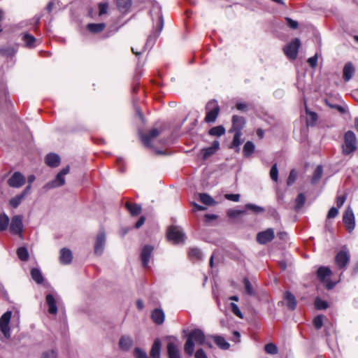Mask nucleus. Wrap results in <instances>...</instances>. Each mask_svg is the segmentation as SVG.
Returning <instances> with one entry per match:
<instances>
[{
    "instance_id": "nucleus-1",
    "label": "nucleus",
    "mask_w": 358,
    "mask_h": 358,
    "mask_svg": "<svg viewBox=\"0 0 358 358\" xmlns=\"http://www.w3.org/2000/svg\"><path fill=\"white\" fill-rule=\"evenodd\" d=\"M206 336L200 329L192 330L184 345V350L187 355L192 356L194 353L195 345H203L206 342Z\"/></svg>"
},
{
    "instance_id": "nucleus-2",
    "label": "nucleus",
    "mask_w": 358,
    "mask_h": 358,
    "mask_svg": "<svg viewBox=\"0 0 358 358\" xmlns=\"http://www.w3.org/2000/svg\"><path fill=\"white\" fill-rule=\"evenodd\" d=\"M344 143L342 145V153L347 156L353 154L357 149V142L355 134L348 131L344 134Z\"/></svg>"
},
{
    "instance_id": "nucleus-3",
    "label": "nucleus",
    "mask_w": 358,
    "mask_h": 358,
    "mask_svg": "<svg viewBox=\"0 0 358 358\" xmlns=\"http://www.w3.org/2000/svg\"><path fill=\"white\" fill-rule=\"evenodd\" d=\"M206 115L205 121L206 122H214L219 114L220 107L218 103L215 100L208 101L206 106Z\"/></svg>"
},
{
    "instance_id": "nucleus-4",
    "label": "nucleus",
    "mask_w": 358,
    "mask_h": 358,
    "mask_svg": "<svg viewBox=\"0 0 358 358\" xmlns=\"http://www.w3.org/2000/svg\"><path fill=\"white\" fill-rule=\"evenodd\" d=\"M11 317L12 312L10 310H8L0 317V331L2 332L3 336L7 339L10 338V328L9 324Z\"/></svg>"
},
{
    "instance_id": "nucleus-5",
    "label": "nucleus",
    "mask_w": 358,
    "mask_h": 358,
    "mask_svg": "<svg viewBox=\"0 0 358 358\" xmlns=\"http://www.w3.org/2000/svg\"><path fill=\"white\" fill-rule=\"evenodd\" d=\"M301 41L299 38H294L283 48L285 55L290 59H295L298 55Z\"/></svg>"
},
{
    "instance_id": "nucleus-6",
    "label": "nucleus",
    "mask_w": 358,
    "mask_h": 358,
    "mask_svg": "<svg viewBox=\"0 0 358 358\" xmlns=\"http://www.w3.org/2000/svg\"><path fill=\"white\" fill-rule=\"evenodd\" d=\"M331 274V270L327 266H320L317 272L318 278L325 284V286L328 289H332L336 285V283L329 281V278Z\"/></svg>"
},
{
    "instance_id": "nucleus-7",
    "label": "nucleus",
    "mask_w": 358,
    "mask_h": 358,
    "mask_svg": "<svg viewBox=\"0 0 358 358\" xmlns=\"http://www.w3.org/2000/svg\"><path fill=\"white\" fill-rule=\"evenodd\" d=\"M167 238L175 243H179L184 241L185 234L179 227H171L167 232Z\"/></svg>"
},
{
    "instance_id": "nucleus-8",
    "label": "nucleus",
    "mask_w": 358,
    "mask_h": 358,
    "mask_svg": "<svg viewBox=\"0 0 358 358\" xmlns=\"http://www.w3.org/2000/svg\"><path fill=\"white\" fill-rule=\"evenodd\" d=\"M10 231L12 234L22 236L23 231L22 216L15 215L11 219Z\"/></svg>"
},
{
    "instance_id": "nucleus-9",
    "label": "nucleus",
    "mask_w": 358,
    "mask_h": 358,
    "mask_svg": "<svg viewBox=\"0 0 358 358\" xmlns=\"http://www.w3.org/2000/svg\"><path fill=\"white\" fill-rule=\"evenodd\" d=\"M275 237L274 230L271 228H268L265 231L259 232L257 235V241L259 244H266L271 241Z\"/></svg>"
},
{
    "instance_id": "nucleus-10",
    "label": "nucleus",
    "mask_w": 358,
    "mask_h": 358,
    "mask_svg": "<svg viewBox=\"0 0 358 358\" xmlns=\"http://www.w3.org/2000/svg\"><path fill=\"white\" fill-rule=\"evenodd\" d=\"M25 177L20 172H15L8 180V184L10 187L19 188L24 185Z\"/></svg>"
},
{
    "instance_id": "nucleus-11",
    "label": "nucleus",
    "mask_w": 358,
    "mask_h": 358,
    "mask_svg": "<svg viewBox=\"0 0 358 358\" xmlns=\"http://www.w3.org/2000/svg\"><path fill=\"white\" fill-rule=\"evenodd\" d=\"M106 243V234L103 231H100L96 236L95 245H94V253L97 255H101L104 250V245Z\"/></svg>"
},
{
    "instance_id": "nucleus-12",
    "label": "nucleus",
    "mask_w": 358,
    "mask_h": 358,
    "mask_svg": "<svg viewBox=\"0 0 358 358\" xmlns=\"http://www.w3.org/2000/svg\"><path fill=\"white\" fill-rule=\"evenodd\" d=\"M343 220L349 232H351L355 227V216L351 208H348L345 211Z\"/></svg>"
},
{
    "instance_id": "nucleus-13",
    "label": "nucleus",
    "mask_w": 358,
    "mask_h": 358,
    "mask_svg": "<svg viewBox=\"0 0 358 358\" xmlns=\"http://www.w3.org/2000/svg\"><path fill=\"white\" fill-rule=\"evenodd\" d=\"M350 261V255L347 251H340L335 257L336 265L340 268H345L348 264Z\"/></svg>"
},
{
    "instance_id": "nucleus-14",
    "label": "nucleus",
    "mask_w": 358,
    "mask_h": 358,
    "mask_svg": "<svg viewBox=\"0 0 358 358\" xmlns=\"http://www.w3.org/2000/svg\"><path fill=\"white\" fill-rule=\"evenodd\" d=\"M167 352L169 358H180L179 343L177 339L168 343Z\"/></svg>"
},
{
    "instance_id": "nucleus-15",
    "label": "nucleus",
    "mask_w": 358,
    "mask_h": 358,
    "mask_svg": "<svg viewBox=\"0 0 358 358\" xmlns=\"http://www.w3.org/2000/svg\"><path fill=\"white\" fill-rule=\"evenodd\" d=\"M154 248L150 245H145L141 252V259L143 267L147 268Z\"/></svg>"
},
{
    "instance_id": "nucleus-16",
    "label": "nucleus",
    "mask_w": 358,
    "mask_h": 358,
    "mask_svg": "<svg viewBox=\"0 0 358 358\" xmlns=\"http://www.w3.org/2000/svg\"><path fill=\"white\" fill-rule=\"evenodd\" d=\"M220 148V142L218 141H213L212 145L209 148H203L201 150L202 159L206 160L213 155Z\"/></svg>"
},
{
    "instance_id": "nucleus-17",
    "label": "nucleus",
    "mask_w": 358,
    "mask_h": 358,
    "mask_svg": "<svg viewBox=\"0 0 358 358\" xmlns=\"http://www.w3.org/2000/svg\"><path fill=\"white\" fill-rule=\"evenodd\" d=\"M245 124V118L238 115H233L232 117V127L229 131H239L243 129Z\"/></svg>"
},
{
    "instance_id": "nucleus-18",
    "label": "nucleus",
    "mask_w": 358,
    "mask_h": 358,
    "mask_svg": "<svg viewBox=\"0 0 358 358\" xmlns=\"http://www.w3.org/2000/svg\"><path fill=\"white\" fill-rule=\"evenodd\" d=\"M159 134V130L157 129H153L148 134H142L141 140L145 145L150 147L152 139L158 136Z\"/></svg>"
},
{
    "instance_id": "nucleus-19",
    "label": "nucleus",
    "mask_w": 358,
    "mask_h": 358,
    "mask_svg": "<svg viewBox=\"0 0 358 358\" xmlns=\"http://www.w3.org/2000/svg\"><path fill=\"white\" fill-rule=\"evenodd\" d=\"M159 134V130L157 129H153L148 134H142L141 140L145 145L150 147L152 139L158 136Z\"/></svg>"
},
{
    "instance_id": "nucleus-20",
    "label": "nucleus",
    "mask_w": 358,
    "mask_h": 358,
    "mask_svg": "<svg viewBox=\"0 0 358 358\" xmlns=\"http://www.w3.org/2000/svg\"><path fill=\"white\" fill-rule=\"evenodd\" d=\"M46 303L48 306V312L50 314L56 315L57 313V301L54 296L48 294L45 297Z\"/></svg>"
},
{
    "instance_id": "nucleus-21",
    "label": "nucleus",
    "mask_w": 358,
    "mask_h": 358,
    "mask_svg": "<svg viewBox=\"0 0 358 358\" xmlns=\"http://www.w3.org/2000/svg\"><path fill=\"white\" fill-rule=\"evenodd\" d=\"M65 183V178L64 176H63L59 173H57L56 176L55 180L51 181L50 182H48L45 186L44 188L47 189H50L52 188L60 187L63 185Z\"/></svg>"
},
{
    "instance_id": "nucleus-22",
    "label": "nucleus",
    "mask_w": 358,
    "mask_h": 358,
    "mask_svg": "<svg viewBox=\"0 0 358 358\" xmlns=\"http://www.w3.org/2000/svg\"><path fill=\"white\" fill-rule=\"evenodd\" d=\"M72 252L70 250L62 248L60 250L59 260L63 264H69L72 261Z\"/></svg>"
},
{
    "instance_id": "nucleus-23",
    "label": "nucleus",
    "mask_w": 358,
    "mask_h": 358,
    "mask_svg": "<svg viewBox=\"0 0 358 358\" xmlns=\"http://www.w3.org/2000/svg\"><path fill=\"white\" fill-rule=\"evenodd\" d=\"M151 317L155 324H162L164 321L165 315L162 309L156 308L152 311Z\"/></svg>"
},
{
    "instance_id": "nucleus-24",
    "label": "nucleus",
    "mask_w": 358,
    "mask_h": 358,
    "mask_svg": "<svg viewBox=\"0 0 358 358\" xmlns=\"http://www.w3.org/2000/svg\"><path fill=\"white\" fill-rule=\"evenodd\" d=\"M133 340L129 336H123L119 341V346L122 350L127 351L132 346Z\"/></svg>"
},
{
    "instance_id": "nucleus-25",
    "label": "nucleus",
    "mask_w": 358,
    "mask_h": 358,
    "mask_svg": "<svg viewBox=\"0 0 358 358\" xmlns=\"http://www.w3.org/2000/svg\"><path fill=\"white\" fill-rule=\"evenodd\" d=\"M45 163L50 167H57L59 165L60 158L56 154L50 153L45 157Z\"/></svg>"
},
{
    "instance_id": "nucleus-26",
    "label": "nucleus",
    "mask_w": 358,
    "mask_h": 358,
    "mask_svg": "<svg viewBox=\"0 0 358 358\" xmlns=\"http://www.w3.org/2000/svg\"><path fill=\"white\" fill-rule=\"evenodd\" d=\"M355 68L352 63H347L343 68V78L345 81H349L353 76Z\"/></svg>"
},
{
    "instance_id": "nucleus-27",
    "label": "nucleus",
    "mask_w": 358,
    "mask_h": 358,
    "mask_svg": "<svg viewBox=\"0 0 358 358\" xmlns=\"http://www.w3.org/2000/svg\"><path fill=\"white\" fill-rule=\"evenodd\" d=\"M161 346L162 344L159 339H155L150 350V356L152 358H160Z\"/></svg>"
},
{
    "instance_id": "nucleus-28",
    "label": "nucleus",
    "mask_w": 358,
    "mask_h": 358,
    "mask_svg": "<svg viewBox=\"0 0 358 358\" xmlns=\"http://www.w3.org/2000/svg\"><path fill=\"white\" fill-rule=\"evenodd\" d=\"M284 299L286 300L287 306L291 309L294 310L296 307V300L295 296L289 292H286L284 295Z\"/></svg>"
},
{
    "instance_id": "nucleus-29",
    "label": "nucleus",
    "mask_w": 358,
    "mask_h": 358,
    "mask_svg": "<svg viewBox=\"0 0 358 358\" xmlns=\"http://www.w3.org/2000/svg\"><path fill=\"white\" fill-rule=\"evenodd\" d=\"M210 338H212L216 345L222 350H227L229 348L230 345L229 343H227L224 338L221 336H210Z\"/></svg>"
},
{
    "instance_id": "nucleus-30",
    "label": "nucleus",
    "mask_w": 358,
    "mask_h": 358,
    "mask_svg": "<svg viewBox=\"0 0 358 358\" xmlns=\"http://www.w3.org/2000/svg\"><path fill=\"white\" fill-rule=\"evenodd\" d=\"M131 5V0H117V6L122 13H126Z\"/></svg>"
},
{
    "instance_id": "nucleus-31",
    "label": "nucleus",
    "mask_w": 358,
    "mask_h": 358,
    "mask_svg": "<svg viewBox=\"0 0 358 358\" xmlns=\"http://www.w3.org/2000/svg\"><path fill=\"white\" fill-rule=\"evenodd\" d=\"M105 27L106 24L104 23H92L87 25L88 30L92 33H99L102 31Z\"/></svg>"
},
{
    "instance_id": "nucleus-32",
    "label": "nucleus",
    "mask_w": 358,
    "mask_h": 358,
    "mask_svg": "<svg viewBox=\"0 0 358 358\" xmlns=\"http://www.w3.org/2000/svg\"><path fill=\"white\" fill-rule=\"evenodd\" d=\"M22 40L27 48H34L36 46V38L29 34H24Z\"/></svg>"
},
{
    "instance_id": "nucleus-33",
    "label": "nucleus",
    "mask_w": 358,
    "mask_h": 358,
    "mask_svg": "<svg viewBox=\"0 0 358 358\" xmlns=\"http://www.w3.org/2000/svg\"><path fill=\"white\" fill-rule=\"evenodd\" d=\"M31 275L32 279L38 284H41L43 282V277L41 271L38 268H32L31 271Z\"/></svg>"
},
{
    "instance_id": "nucleus-34",
    "label": "nucleus",
    "mask_w": 358,
    "mask_h": 358,
    "mask_svg": "<svg viewBox=\"0 0 358 358\" xmlns=\"http://www.w3.org/2000/svg\"><path fill=\"white\" fill-rule=\"evenodd\" d=\"M126 207L132 215H137L141 212V206L136 203H127Z\"/></svg>"
},
{
    "instance_id": "nucleus-35",
    "label": "nucleus",
    "mask_w": 358,
    "mask_h": 358,
    "mask_svg": "<svg viewBox=\"0 0 358 358\" xmlns=\"http://www.w3.org/2000/svg\"><path fill=\"white\" fill-rule=\"evenodd\" d=\"M10 219L6 213L0 214V231H3L7 229L9 224Z\"/></svg>"
},
{
    "instance_id": "nucleus-36",
    "label": "nucleus",
    "mask_w": 358,
    "mask_h": 358,
    "mask_svg": "<svg viewBox=\"0 0 358 358\" xmlns=\"http://www.w3.org/2000/svg\"><path fill=\"white\" fill-rule=\"evenodd\" d=\"M200 201L205 205L213 206L215 204V200L208 194L201 193L199 194Z\"/></svg>"
},
{
    "instance_id": "nucleus-37",
    "label": "nucleus",
    "mask_w": 358,
    "mask_h": 358,
    "mask_svg": "<svg viewBox=\"0 0 358 358\" xmlns=\"http://www.w3.org/2000/svg\"><path fill=\"white\" fill-rule=\"evenodd\" d=\"M209 134L214 136H221L225 134V129L223 126H216L209 130Z\"/></svg>"
},
{
    "instance_id": "nucleus-38",
    "label": "nucleus",
    "mask_w": 358,
    "mask_h": 358,
    "mask_svg": "<svg viewBox=\"0 0 358 358\" xmlns=\"http://www.w3.org/2000/svg\"><path fill=\"white\" fill-rule=\"evenodd\" d=\"M255 150V145L251 141H248L243 147V154L245 156H250Z\"/></svg>"
},
{
    "instance_id": "nucleus-39",
    "label": "nucleus",
    "mask_w": 358,
    "mask_h": 358,
    "mask_svg": "<svg viewBox=\"0 0 358 358\" xmlns=\"http://www.w3.org/2000/svg\"><path fill=\"white\" fill-rule=\"evenodd\" d=\"M18 257L22 261H27L29 259V253L26 248L20 247L17 250Z\"/></svg>"
},
{
    "instance_id": "nucleus-40",
    "label": "nucleus",
    "mask_w": 358,
    "mask_h": 358,
    "mask_svg": "<svg viewBox=\"0 0 358 358\" xmlns=\"http://www.w3.org/2000/svg\"><path fill=\"white\" fill-rule=\"evenodd\" d=\"M189 255L192 259L199 260L201 258L202 253L198 248H192L189 251Z\"/></svg>"
},
{
    "instance_id": "nucleus-41",
    "label": "nucleus",
    "mask_w": 358,
    "mask_h": 358,
    "mask_svg": "<svg viewBox=\"0 0 358 358\" xmlns=\"http://www.w3.org/2000/svg\"><path fill=\"white\" fill-rule=\"evenodd\" d=\"M322 166H317L316 169L314 171L312 181L313 182H317L322 177Z\"/></svg>"
},
{
    "instance_id": "nucleus-42",
    "label": "nucleus",
    "mask_w": 358,
    "mask_h": 358,
    "mask_svg": "<svg viewBox=\"0 0 358 358\" xmlns=\"http://www.w3.org/2000/svg\"><path fill=\"white\" fill-rule=\"evenodd\" d=\"M305 201H306V197L304 196L303 194L301 193L299 194L296 199V206H295V208L296 210H299L301 208L303 207V206L304 205L305 203Z\"/></svg>"
},
{
    "instance_id": "nucleus-43",
    "label": "nucleus",
    "mask_w": 358,
    "mask_h": 358,
    "mask_svg": "<svg viewBox=\"0 0 358 358\" xmlns=\"http://www.w3.org/2000/svg\"><path fill=\"white\" fill-rule=\"evenodd\" d=\"M306 114L308 115H309L310 117V120H308L307 121V124L308 125H314L315 123L316 122L317 120V115L316 113L315 112H311V111H309L307 108V107L306 108Z\"/></svg>"
},
{
    "instance_id": "nucleus-44",
    "label": "nucleus",
    "mask_w": 358,
    "mask_h": 358,
    "mask_svg": "<svg viewBox=\"0 0 358 358\" xmlns=\"http://www.w3.org/2000/svg\"><path fill=\"white\" fill-rule=\"evenodd\" d=\"M23 199H24L23 196H21L20 194V195L15 196V197L12 198L10 200L9 203L12 207H13L14 208H16L21 203V202Z\"/></svg>"
},
{
    "instance_id": "nucleus-45",
    "label": "nucleus",
    "mask_w": 358,
    "mask_h": 358,
    "mask_svg": "<svg viewBox=\"0 0 358 358\" xmlns=\"http://www.w3.org/2000/svg\"><path fill=\"white\" fill-rule=\"evenodd\" d=\"M264 350L266 353L270 355H275L278 352L277 346L272 343L266 344L264 347Z\"/></svg>"
},
{
    "instance_id": "nucleus-46",
    "label": "nucleus",
    "mask_w": 358,
    "mask_h": 358,
    "mask_svg": "<svg viewBox=\"0 0 358 358\" xmlns=\"http://www.w3.org/2000/svg\"><path fill=\"white\" fill-rule=\"evenodd\" d=\"M270 177L272 180L274 182H277L278 179V170L277 167V164H274L270 171Z\"/></svg>"
},
{
    "instance_id": "nucleus-47",
    "label": "nucleus",
    "mask_w": 358,
    "mask_h": 358,
    "mask_svg": "<svg viewBox=\"0 0 358 358\" xmlns=\"http://www.w3.org/2000/svg\"><path fill=\"white\" fill-rule=\"evenodd\" d=\"M241 136H242V132H239V131L234 132V136L233 142H232L233 147H236V148H238L239 145L241 144Z\"/></svg>"
},
{
    "instance_id": "nucleus-48",
    "label": "nucleus",
    "mask_w": 358,
    "mask_h": 358,
    "mask_svg": "<svg viewBox=\"0 0 358 358\" xmlns=\"http://www.w3.org/2000/svg\"><path fill=\"white\" fill-rule=\"evenodd\" d=\"M134 355L136 358H149L146 352L139 348L134 349Z\"/></svg>"
},
{
    "instance_id": "nucleus-49",
    "label": "nucleus",
    "mask_w": 358,
    "mask_h": 358,
    "mask_svg": "<svg viewBox=\"0 0 358 358\" xmlns=\"http://www.w3.org/2000/svg\"><path fill=\"white\" fill-rule=\"evenodd\" d=\"M245 208L248 210H251L255 213H259L264 212V208L252 203L246 204Z\"/></svg>"
},
{
    "instance_id": "nucleus-50",
    "label": "nucleus",
    "mask_w": 358,
    "mask_h": 358,
    "mask_svg": "<svg viewBox=\"0 0 358 358\" xmlns=\"http://www.w3.org/2000/svg\"><path fill=\"white\" fill-rule=\"evenodd\" d=\"M243 283H244V285H245V289L246 292L249 295H254L255 294V292L253 290L252 286L250 282L249 281V280L248 278H244Z\"/></svg>"
},
{
    "instance_id": "nucleus-51",
    "label": "nucleus",
    "mask_w": 358,
    "mask_h": 358,
    "mask_svg": "<svg viewBox=\"0 0 358 358\" xmlns=\"http://www.w3.org/2000/svg\"><path fill=\"white\" fill-rule=\"evenodd\" d=\"M315 306L317 309L323 310L328 307V304L325 301L317 298L315 301Z\"/></svg>"
},
{
    "instance_id": "nucleus-52",
    "label": "nucleus",
    "mask_w": 358,
    "mask_h": 358,
    "mask_svg": "<svg viewBox=\"0 0 358 358\" xmlns=\"http://www.w3.org/2000/svg\"><path fill=\"white\" fill-rule=\"evenodd\" d=\"M297 173L295 170H292L287 178V183L288 185H292L296 180Z\"/></svg>"
},
{
    "instance_id": "nucleus-53",
    "label": "nucleus",
    "mask_w": 358,
    "mask_h": 358,
    "mask_svg": "<svg viewBox=\"0 0 358 358\" xmlns=\"http://www.w3.org/2000/svg\"><path fill=\"white\" fill-rule=\"evenodd\" d=\"M313 324L317 329H320L323 325V316L318 315L315 317L313 320Z\"/></svg>"
},
{
    "instance_id": "nucleus-54",
    "label": "nucleus",
    "mask_w": 358,
    "mask_h": 358,
    "mask_svg": "<svg viewBox=\"0 0 358 358\" xmlns=\"http://www.w3.org/2000/svg\"><path fill=\"white\" fill-rule=\"evenodd\" d=\"M0 52L2 55L12 57L15 55V51L13 48H7L0 50Z\"/></svg>"
},
{
    "instance_id": "nucleus-55",
    "label": "nucleus",
    "mask_w": 358,
    "mask_h": 358,
    "mask_svg": "<svg viewBox=\"0 0 358 358\" xmlns=\"http://www.w3.org/2000/svg\"><path fill=\"white\" fill-rule=\"evenodd\" d=\"M231 308L232 313L235 315L238 316L240 318H243V315L241 313V311L240 310L238 306L236 303H231Z\"/></svg>"
},
{
    "instance_id": "nucleus-56",
    "label": "nucleus",
    "mask_w": 358,
    "mask_h": 358,
    "mask_svg": "<svg viewBox=\"0 0 358 358\" xmlns=\"http://www.w3.org/2000/svg\"><path fill=\"white\" fill-rule=\"evenodd\" d=\"M41 358H57V353L53 350H48L43 352Z\"/></svg>"
},
{
    "instance_id": "nucleus-57",
    "label": "nucleus",
    "mask_w": 358,
    "mask_h": 358,
    "mask_svg": "<svg viewBox=\"0 0 358 358\" xmlns=\"http://www.w3.org/2000/svg\"><path fill=\"white\" fill-rule=\"evenodd\" d=\"M99 15H102L103 14H106L108 11V3H101L99 4Z\"/></svg>"
},
{
    "instance_id": "nucleus-58",
    "label": "nucleus",
    "mask_w": 358,
    "mask_h": 358,
    "mask_svg": "<svg viewBox=\"0 0 358 358\" xmlns=\"http://www.w3.org/2000/svg\"><path fill=\"white\" fill-rule=\"evenodd\" d=\"M225 198L229 201L238 202L240 199V194H227Z\"/></svg>"
},
{
    "instance_id": "nucleus-59",
    "label": "nucleus",
    "mask_w": 358,
    "mask_h": 358,
    "mask_svg": "<svg viewBox=\"0 0 358 358\" xmlns=\"http://www.w3.org/2000/svg\"><path fill=\"white\" fill-rule=\"evenodd\" d=\"M346 200V195H339L336 198V204L338 208H341Z\"/></svg>"
},
{
    "instance_id": "nucleus-60",
    "label": "nucleus",
    "mask_w": 358,
    "mask_h": 358,
    "mask_svg": "<svg viewBox=\"0 0 358 358\" xmlns=\"http://www.w3.org/2000/svg\"><path fill=\"white\" fill-rule=\"evenodd\" d=\"M338 214V209L335 207H332L329 210L327 217L328 218H334L337 216Z\"/></svg>"
},
{
    "instance_id": "nucleus-61",
    "label": "nucleus",
    "mask_w": 358,
    "mask_h": 358,
    "mask_svg": "<svg viewBox=\"0 0 358 358\" xmlns=\"http://www.w3.org/2000/svg\"><path fill=\"white\" fill-rule=\"evenodd\" d=\"M286 21L287 22V24L289 27H290L292 29H296L298 27V22L295 20H292L291 18L287 17Z\"/></svg>"
},
{
    "instance_id": "nucleus-62",
    "label": "nucleus",
    "mask_w": 358,
    "mask_h": 358,
    "mask_svg": "<svg viewBox=\"0 0 358 358\" xmlns=\"http://www.w3.org/2000/svg\"><path fill=\"white\" fill-rule=\"evenodd\" d=\"M195 358H208L203 349L200 348L194 353Z\"/></svg>"
},
{
    "instance_id": "nucleus-63",
    "label": "nucleus",
    "mask_w": 358,
    "mask_h": 358,
    "mask_svg": "<svg viewBox=\"0 0 358 358\" xmlns=\"http://www.w3.org/2000/svg\"><path fill=\"white\" fill-rule=\"evenodd\" d=\"M308 62L311 67H313V68L315 67L317 65V55L310 57L308 59Z\"/></svg>"
},
{
    "instance_id": "nucleus-64",
    "label": "nucleus",
    "mask_w": 358,
    "mask_h": 358,
    "mask_svg": "<svg viewBox=\"0 0 358 358\" xmlns=\"http://www.w3.org/2000/svg\"><path fill=\"white\" fill-rule=\"evenodd\" d=\"M236 107L238 110H245L247 108L248 105L245 103H238L236 105Z\"/></svg>"
}]
</instances>
